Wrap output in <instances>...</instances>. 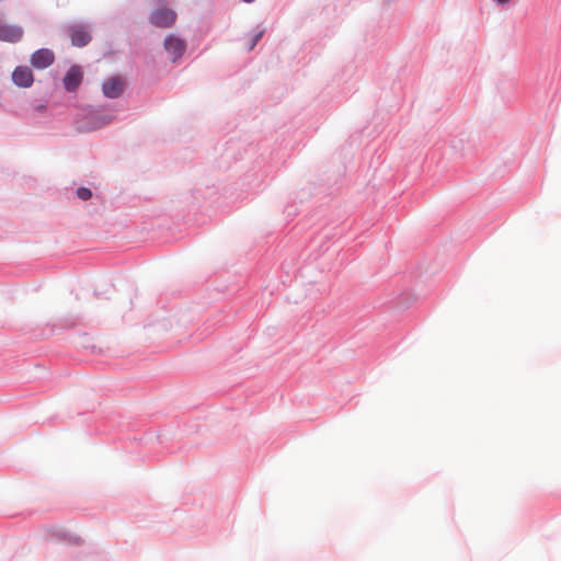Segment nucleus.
Returning a JSON list of instances; mask_svg holds the SVG:
<instances>
[{
    "label": "nucleus",
    "instance_id": "nucleus-14",
    "mask_svg": "<svg viewBox=\"0 0 561 561\" xmlns=\"http://www.w3.org/2000/svg\"><path fill=\"white\" fill-rule=\"evenodd\" d=\"M157 2H163L164 0H156Z\"/></svg>",
    "mask_w": 561,
    "mask_h": 561
},
{
    "label": "nucleus",
    "instance_id": "nucleus-4",
    "mask_svg": "<svg viewBox=\"0 0 561 561\" xmlns=\"http://www.w3.org/2000/svg\"><path fill=\"white\" fill-rule=\"evenodd\" d=\"M23 28L19 25L0 23V41L16 43L23 37Z\"/></svg>",
    "mask_w": 561,
    "mask_h": 561
},
{
    "label": "nucleus",
    "instance_id": "nucleus-7",
    "mask_svg": "<svg viewBox=\"0 0 561 561\" xmlns=\"http://www.w3.org/2000/svg\"><path fill=\"white\" fill-rule=\"evenodd\" d=\"M102 90L107 98H118L124 90V81L119 77L110 78L103 83Z\"/></svg>",
    "mask_w": 561,
    "mask_h": 561
},
{
    "label": "nucleus",
    "instance_id": "nucleus-3",
    "mask_svg": "<svg viewBox=\"0 0 561 561\" xmlns=\"http://www.w3.org/2000/svg\"><path fill=\"white\" fill-rule=\"evenodd\" d=\"M55 60V55L50 49L41 48L34 51L31 56V65L36 69H45L49 67Z\"/></svg>",
    "mask_w": 561,
    "mask_h": 561
},
{
    "label": "nucleus",
    "instance_id": "nucleus-13",
    "mask_svg": "<svg viewBox=\"0 0 561 561\" xmlns=\"http://www.w3.org/2000/svg\"><path fill=\"white\" fill-rule=\"evenodd\" d=\"M244 2H253L254 0H243Z\"/></svg>",
    "mask_w": 561,
    "mask_h": 561
},
{
    "label": "nucleus",
    "instance_id": "nucleus-9",
    "mask_svg": "<svg viewBox=\"0 0 561 561\" xmlns=\"http://www.w3.org/2000/svg\"><path fill=\"white\" fill-rule=\"evenodd\" d=\"M77 196L82 201H88L92 197V192L88 187H79L77 190Z\"/></svg>",
    "mask_w": 561,
    "mask_h": 561
},
{
    "label": "nucleus",
    "instance_id": "nucleus-11",
    "mask_svg": "<svg viewBox=\"0 0 561 561\" xmlns=\"http://www.w3.org/2000/svg\"><path fill=\"white\" fill-rule=\"evenodd\" d=\"M499 4L508 3L511 0H495Z\"/></svg>",
    "mask_w": 561,
    "mask_h": 561
},
{
    "label": "nucleus",
    "instance_id": "nucleus-8",
    "mask_svg": "<svg viewBox=\"0 0 561 561\" xmlns=\"http://www.w3.org/2000/svg\"><path fill=\"white\" fill-rule=\"evenodd\" d=\"M82 70L79 66H71L64 78L66 90L75 91L82 81Z\"/></svg>",
    "mask_w": 561,
    "mask_h": 561
},
{
    "label": "nucleus",
    "instance_id": "nucleus-5",
    "mask_svg": "<svg viewBox=\"0 0 561 561\" xmlns=\"http://www.w3.org/2000/svg\"><path fill=\"white\" fill-rule=\"evenodd\" d=\"M73 46L83 47L91 41V35L84 26L72 25L68 30Z\"/></svg>",
    "mask_w": 561,
    "mask_h": 561
},
{
    "label": "nucleus",
    "instance_id": "nucleus-1",
    "mask_svg": "<svg viewBox=\"0 0 561 561\" xmlns=\"http://www.w3.org/2000/svg\"><path fill=\"white\" fill-rule=\"evenodd\" d=\"M151 24L157 27H171L176 21V13L168 8L153 10L149 16Z\"/></svg>",
    "mask_w": 561,
    "mask_h": 561
},
{
    "label": "nucleus",
    "instance_id": "nucleus-10",
    "mask_svg": "<svg viewBox=\"0 0 561 561\" xmlns=\"http://www.w3.org/2000/svg\"><path fill=\"white\" fill-rule=\"evenodd\" d=\"M263 34H264V31H260V32H257V33L255 34V36H254V38H253L252 43H251V44H250V46H249V49H250V50L254 48V46H255V45L257 44V42L261 39V37L263 36Z\"/></svg>",
    "mask_w": 561,
    "mask_h": 561
},
{
    "label": "nucleus",
    "instance_id": "nucleus-2",
    "mask_svg": "<svg viewBox=\"0 0 561 561\" xmlns=\"http://www.w3.org/2000/svg\"><path fill=\"white\" fill-rule=\"evenodd\" d=\"M185 47L186 45L184 41L173 35H169L164 39V48L172 61H176L179 58L182 57Z\"/></svg>",
    "mask_w": 561,
    "mask_h": 561
},
{
    "label": "nucleus",
    "instance_id": "nucleus-6",
    "mask_svg": "<svg viewBox=\"0 0 561 561\" xmlns=\"http://www.w3.org/2000/svg\"><path fill=\"white\" fill-rule=\"evenodd\" d=\"M12 80L19 87L28 88L34 81V76L28 67L19 66L12 73Z\"/></svg>",
    "mask_w": 561,
    "mask_h": 561
},
{
    "label": "nucleus",
    "instance_id": "nucleus-12",
    "mask_svg": "<svg viewBox=\"0 0 561 561\" xmlns=\"http://www.w3.org/2000/svg\"><path fill=\"white\" fill-rule=\"evenodd\" d=\"M105 124H106V122H102L100 124H95L92 128H100V127H102Z\"/></svg>",
    "mask_w": 561,
    "mask_h": 561
}]
</instances>
